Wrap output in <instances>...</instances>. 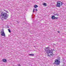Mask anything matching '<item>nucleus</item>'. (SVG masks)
Instances as JSON below:
<instances>
[{
  "mask_svg": "<svg viewBox=\"0 0 66 66\" xmlns=\"http://www.w3.org/2000/svg\"><path fill=\"white\" fill-rule=\"evenodd\" d=\"M34 47H35V46H34Z\"/></svg>",
  "mask_w": 66,
  "mask_h": 66,
  "instance_id": "aec40b11",
  "label": "nucleus"
},
{
  "mask_svg": "<svg viewBox=\"0 0 66 66\" xmlns=\"http://www.w3.org/2000/svg\"><path fill=\"white\" fill-rule=\"evenodd\" d=\"M34 11H35V9H34L33 11V12H34Z\"/></svg>",
  "mask_w": 66,
  "mask_h": 66,
  "instance_id": "f8f14e48",
  "label": "nucleus"
},
{
  "mask_svg": "<svg viewBox=\"0 0 66 66\" xmlns=\"http://www.w3.org/2000/svg\"><path fill=\"white\" fill-rule=\"evenodd\" d=\"M56 15L57 16H58L59 15V14L57 13H56Z\"/></svg>",
  "mask_w": 66,
  "mask_h": 66,
  "instance_id": "dca6fc26",
  "label": "nucleus"
},
{
  "mask_svg": "<svg viewBox=\"0 0 66 66\" xmlns=\"http://www.w3.org/2000/svg\"><path fill=\"white\" fill-rule=\"evenodd\" d=\"M56 15V14H54V15Z\"/></svg>",
  "mask_w": 66,
  "mask_h": 66,
  "instance_id": "f3484780",
  "label": "nucleus"
},
{
  "mask_svg": "<svg viewBox=\"0 0 66 66\" xmlns=\"http://www.w3.org/2000/svg\"><path fill=\"white\" fill-rule=\"evenodd\" d=\"M45 52L46 53H47L48 54V56L50 57V55L53 56L54 55V54H53L52 52L53 51L52 49H50L49 47H47L46 48Z\"/></svg>",
  "mask_w": 66,
  "mask_h": 66,
  "instance_id": "f257e3e1",
  "label": "nucleus"
},
{
  "mask_svg": "<svg viewBox=\"0 0 66 66\" xmlns=\"http://www.w3.org/2000/svg\"><path fill=\"white\" fill-rule=\"evenodd\" d=\"M58 33H60V32L59 31H58Z\"/></svg>",
  "mask_w": 66,
  "mask_h": 66,
  "instance_id": "412c9836",
  "label": "nucleus"
},
{
  "mask_svg": "<svg viewBox=\"0 0 66 66\" xmlns=\"http://www.w3.org/2000/svg\"><path fill=\"white\" fill-rule=\"evenodd\" d=\"M43 5H44V6H46V4L45 3H44L43 4Z\"/></svg>",
  "mask_w": 66,
  "mask_h": 66,
  "instance_id": "1a4fd4ad",
  "label": "nucleus"
},
{
  "mask_svg": "<svg viewBox=\"0 0 66 66\" xmlns=\"http://www.w3.org/2000/svg\"><path fill=\"white\" fill-rule=\"evenodd\" d=\"M18 66H20V64H19V65H18Z\"/></svg>",
  "mask_w": 66,
  "mask_h": 66,
  "instance_id": "a211bd4d",
  "label": "nucleus"
},
{
  "mask_svg": "<svg viewBox=\"0 0 66 66\" xmlns=\"http://www.w3.org/2000/svg\"><path fill=\"white\" fill-rule=\"evenodd\" d=\"M7 61L5 59H4L3 60V61L4 62H6Z\"/></svg>",
  "mask_w": 66,
  "mask_h": 66,
  "instance_id": "423d86ee",
  "label": "nucleus"
},
{
  "mask_svg": "<svg viewBox=\"0 0 66 66\" xmlns=\"http://www.w3.org/2000/svg\"><path fill=\"white\" fill-rule=\"evenodd\" d=\"M58 17H54L55 19H57V18Z\"/></svg>",
  "mask_w": 66,
  "mask_h": 66,
  "instance_id": "ddd939ff",
  "label": "nucleus"
},
{
  "mask_svg": "<svg viewBox=\"0 0 66 66\" xmlns=\"http://www.w3.org/2000/svg\"><path fill=\"white\" fill-rule=\"evenodd\" d=\"M35 10L36 12H37V9H36Z\"/></svg>",
  "mask_w": 66,
  "mask_h": 66,
  "instance_id": "4468645a",
  "label": "nucleus"
},
{
  "mask_svg": "<svg viewBox=\"0 0 66 66\" xmlns=\"http://www.w3.org/2000/svg\"><path fill=\"white\" fill-rule=\"evenodd\" d=\"M8 30L9 31V32H11V30L10 29H8Z\"/></svg>",
  "mask_w": 66,
  "mask_h": 66,
  "instance_id": "9b49d317",
  "label": "nucleus"
},
{
  "mask_svg": "<svg viewBox=\"0 0 66 66\" xmlns=\"http://www.w3.org/2000/svg\"><path fill=\"white\" fill-rule=\"evenodd\" d=\"M57 5L56 6L57 7H60L62 5L63 3L61 1H58L57 2Z\"/></svg>",
  "mask_w": 66,
  "mask_h": 66,
  "instance_id": "7ed1b4c3",
  "label": "nucleus"
},
{
  "mask_svg": "<svg viewBox=\"0 0 66 66\" xmlns=\"http://www.w3.org/2000/svg\"><path fill=\"white\" fill-rule=\"evenodd\" d=\"M64 65H65V64H63L64 65Z\"/></svg>",
  "mask_w": 66,
  "mask_h": 66,
  "instance_id": "4be33fe9",
  "label": "nucleus"
},
{
  "mask_svg": "<svg viewBox=\"0 0 66 66\" xmlns=\"http://www.w3.org/2000/svg\"><path fill=\"white\" fill-rule=\"evenodd\" d=\"M29 55H30V56H34V54H29Z\"/></svg>",
  "mask_w": 66,
  "mask_h": 66,
  "instance_id": "9d476101",
  "label": "nucleus"
},
{
  "mask_svg": "<svg viewBox=\"0 0 66 66\" xmlns=\"http://www.w3.org/2000/svg\"><path fill=\"white\" fill-rule=\"evenodd\" d=\"M6 12L7 13H9V12H8V11H6Z\"/></svg>",
  "mask_w": 66,
  "mask_h": 66,
  "instance_id": "2eb2a0df",
  "label": "nucleus"
},
{
  "mask_svg": "<svg viewBox=\"0 0 66 66\" xmlns=\"http://www.w3.org/2000/svg\"><path fill=\"white\" fill-rule=\"evenodd\" d=\"M9 16V15L4 12H2L1 13V15L0 17L2 20H3V19H6Z\"/></svg>",
  "mask_w": 66,
  "mask_h": 66,
  "instance_id": "f03ea898",
  "label": "nucleus"
},
{
  "mask_svg": "<svg viewBox=\"0 0 66 66\" xmlns=\"http://www.w3.org/2000/svg\"><path fill=\"white\" fill-rule=\"evenodd\" d=\"M1 32L2 33L1 34V35H2V36H5V34L4 33V32L3 30V31H1Z\"/></svg>",
  "mask_w": 66,
  "mask_h": 66,
  "instance_id": "39448f33",
  "label": "nucleus"
},
{
  "mask_svg": "<svg viewBox=\"0 0 66 66\" xmlns=\"http://www.w3.org/2000/svg\"><path fill=\"white\" fill-rule=\"evenodd\" d=\"M38 7V6L36 5H35V8H36V7Z\"/></svg>",
  "mask_w": 66,
  "mask_h": 66,
  "instance_id": "6e6552de",
  "label": "nucleus"
},
{
  "mask_svg": "<svg viewBox=\"0 0 66 66\" xmlns=\"http://www.w3.org/2000/svg\"><path fill=\"white\" fill-rule=\"evenodd\" d=\"M66 66V65H65H65H63V66Z\"/></svg>",
  "mask_w": 66,
  "mask_h": 66,
  "instance_id": "6ab92c4d",
  "label": "nucleus"
},
{
  "mask_svg": "<svg viewBox=\"0 0 66 66\" xmlns=\"http://www.w3.org/2000/svg\"><path fill=\"white\" fill-rule=\"evenodd\" d=\"M55 17V16L54 15H53L52 16V19H55L54 17Z\"/></svg>",
  "mask_w": 66,
  "mask_h": 66,
  "instance_id": "0eeeda50",
  "label": "nucleus"
},
{
  "mask_svg": "<svg viewBox=\"0 0 66 66\" xmlns=\"http://www.w3.org/2000/svg\"><path fill=\"white\" fill-rule=\"evenodd\" d=\"M60 61H59L57 59H56L55 60V64H56V65H59V64H60Z\"/></svg>",
  "mask_w": 66,
  "mask_h": 66,
  "instance_id": "20e7f679",
  "label": "nucleus"
}]
</instances>
